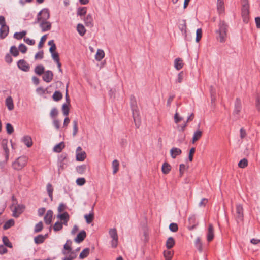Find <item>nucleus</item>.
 <instances>
[{
    "label": "nucleus",
    "mask_w": 260,
    "mask_h": 260,
    "mask_svg": "<svg viewBox=\"0 0 260 260\" xmlns=\"http://www.w3.org/2000/svg\"><path fill=\"white\" fill-rule=\"evenodd\" d=\"M188 221L189 223L188 226V229L189 230H192L196 228L198 224V222L196 221V218L194 215H192L188 218Z\"/></svg>",
    "instance_id": "nucleus-13"
},
{
    "label": "nucleus",
    "mask_w": 260,
    "mask_h": 260,
    "mask_svg": "<svg viewBox=\"0 0 260 260\" xmlns=\"http://www.w3.org/2000/svg\"><path fill=\"white\" fill-rule=\"evenodd\" d=\"M47 190L48 192V194L50 198L51 201L53 200V187L51 184L48 183L47 185Z\"/></svg>",
    "instance_id": "nucleus-33"
},
{
    "label": "nucleus",
    "mask_w": 260,
    "mask_h": 260,
    "mask_svg": "<svg viewBox=\"0 0 260 260\" xmlns=\"http://www.w3.org/2000/svg\"><path fill=\"white\" fill-rule=\"evenodd\" d=\"M58 114V110L56 108H53L50 112V115L52 118H54Z\"/></svg>",
    "instance_id": "nucleus-57"
},
{
    "label": "nucleus",
    "mask_w": 260,
    "mask_h": 260,
    "mask_svg": "<svg viewBox=\"0 0 260 260\" xmlns=\"http://www.w3.org/2000/svg\"><path fill=\"white\" fill-rule=\"evenodd\" d=\"M86 237V233L84 230L81 231L75 238V241L78 243L82 242Z\"/></svg>",
    "instance_id": "nucleus-17"
},
{
    "label": "nucleus",
    "mask_w": 260,
    "mask_h": 260,
    "mask_svg": "<svg viewBox=\"0 0 260 260\" xmlns=\"http://www.w3.org/2000/svg\"><path fill=\"white\" fill-rule=\"evenodd\" d=\"M10 52L14 57L17 56L19 53L18 49L15 46H13L10 48Z\"/></svg>",
    "instance_id": "nucleus-46"
},
{
    "label": "nucleus",
    "mask_w": 260,
    "mask_h": 260,
    "mask_svg": "<svg viewBox=\"0 0 260 260\" xmlns=\"http://www.w3.org/2000/svg\"><path fill=\"white\" fill-rule=\"evenodd\" d=\"M179 28L182 32L184 31V34H185V39L186 40H188L186 35V25L185 21H184V23L183 24H180Z\"/></svg>",
    "instance_id": "nucleus-58"
},
{
    "label": "nucleus",
    "mask_w": 260,
    "mask_h": 260,
    "mask_svg": "<svg viewBox=\"0 0 260 260\" xmlns=\"http://www.w3.org/2000/svg\"><path fill=\"white\" fill-rule=\"evenodd\" d=\"M6 105L10 111L14 109V104L12 98L9 96L6 99Z\"/></svg>",
    "instance_id": "nucleus-26"
},
{
    "label": "nucleus",
    "mask_w": 260,
    "mask_h": 260,
    "mask_svg": "<svg viewBox=\"0 0 260 260\" xmlns=\"http://www.w3.org/2000/svg\"><path fill=\"white\" fill-rule=\"evenodd\" d=\"M22 141L27 146V147H30L33 144L31 138L29 136H24L22 139Z\"/></svg>",
    "instance_id": "nucleus-25"
},
{
    "label": "nucleus",
    "mask_w": 260,
    "mask_h": 260,
    "mask_svg": "<svg viewBox=\"0 0 260 260\" xmlns=\"http://www.w3.org/2000/svg\"><path fill=\"white\" fill-rule=\"evenodd\" d=\"M44 57V52L43 50L40 51L38 52H37L35 56V59H42Z\"/></svg>",
    "instance_id": "nucleus-60"
},
{
    "label": "nucleus",
    "mask_w": 260,
    "mask_h": 260,
    "mask_svg": "<svg viewBox=\"0 0 260 260\" xmlns=\"http://www.w3.org/2000/svg\"><path fill=\"white\" fill-rule=\"evenodd\" d=\"M19 49L22 53H25L27 50L26 46L23 44H20L19 46Z\"/></svg>",
    "instance_id": "nucleus-64"
},
{
    "label": "nucleus",
    "mask_w": 260,
    "mask_h": 260,
    "mask_svg": "<svg viewBox=\"0 0 260 260\" xmlns=\"http://www.w3.org/2000/svg\"><path fill=\"white\" fill-rule=\"evenodd\" d=\"M202 36V30L201 28L197 29L196 31V41L198 42L201 39Z\"/></svg>",
    "instance_id": "nucleus-54"
},
{
    "label": "nucleus",
    "mask_w": 260,
    "mask_h": 260,
    "mask_svg": "<svg viewBox=\"0 0 260 260\" xmlns=\"http://www.w3.org/2000/svg\"><path fill=\"white\" fill-rule=\"evenodd\" d=\"M53 212L51 210H49L47 211L44 217V220L46 224L49 225L51 223L52 221Z\"/></svg>",
    "instance_id": "nucleus-12"
},
{
    "label": "nucleus",
    "mask_w": 260,
    "mask_h": 260,
    "mask_svg": "<svg viewBox=\"0 0 260 260\" xmlns=\"http://www.w3.org/2000/svg\"><path fill=\"white\" fill-rule=\"evenodd\" d=\"M248 165V161L246 158H243L238 163L239 167L241 168H244Z\"/></svg>",
    "instance_id": "nucleus-51"
},
{
    "label": "nucleus",
    "mask_w": 260,
    "mask_h": 260,
    "mask_svg": "<svg viewBox=\"0 0 260 260\" xmlns=\"http://www.w3.org/2000/svg\"><path fill=\"white\" fill-rule=\"evenodd\" d=\"M104 52L102 50L99 49L97 51V52L95 55V59L98 61H100L102 59L104 58Z\"/></svg>",
    "instance_id": "nucleus-43"
},
{
    "label": "nucleus",
    "mask_w": 260,
    "mask_h": 260,
    "mask_svg": "<svg viewBox=\"0 0 260 260\" xmlns=\"http://www.w3.org/2000/svg\"><path fill=\"white\" fill-rule=\"evenodd\" d=\"M76 160L77 161H82L86 157V154L84 151H82V149L80 146L77 147L76 152Z\"/></svg>",
    "instance_id": "nucleus-9"
},
{
    "label": "nucleus",
    "mask_w": 260,
    "mask_h": 260,
    "mask_svg": "<svg viewBox=\"0 0 260 260\" xmlns=\"http://www.w3.org/2000/svg\"><path fill=\"white\" fill-rule=\"evenodd\" d=\"M67 156L66 154H62L58 157L57 161L58 174H60L67 166L68 160Z\"/></svg>",
    "instance_id": "nucleus-5"
},
{
    "label": "nucleus",
    "mask_w": 260,
    "mask_h": 260,
    "mask_svg": "<svg viewBox=\"0 0 260 260\" xmlns=\"http://www.w3.org/2000/svg\"><path fill=\"white\" fill-rule=\"evenodd\" d=\"M65 147V145L64 142H62L59 143V144L56 145L53 148V151L54 152L59 153Z\"/></svg>",
    "instance_id": "nucleus-30"
},
{
    "label": "nucleus",
    "mask_w": 260,
    "mask_h": 260,
    "mask_svg": "<svg viewBox=\"0 0 260 260\" xmlns=\"http://www.w3.org/2000/svg\"><path fill=\"white\" fill-rule=\"evenodd\" d=\"M84 218L86 219V221L88 224H89L92 222L94 219V214L93 212L90 213L89 214H85Z\"/></svg>",
    "instance_id": "nucleus-38"
},
{
    "label": "nucleus",
    "mask_w": 260,
    "mask_h": 260,
    "mask_svg": "<svg viewBox=\"0 0 260 260\" xmlns=\"http://www.w3.org/2000/svg\"><path fill=\"white\" fill-rule=\"evenodd\" d=\"M43 229V224L42 221H40L36 224L34 229V233H37L41 232Z\"/></svg>",
    "instance_id": "nucleus-42"
},
{
    "label": "nucleus",
    "mask_w": 260,
    "mask_h": 260,
    "mask_svg": "<svg viewBox=\"0 0 260 260\" xmlns=\"http://www.w3.org/2000/svg\"><path fill=\"white\" fill-rule=\"evenodd\" d=\"M86 13V7H80L78 9L77 15L80 16L85 15Z\"/></svg>",
    "instance_id": "nucleus-53"
},
{
    "label": "nucleus",
    "mask_w": 260,
    "mask_h": 260,
    "mask_svg": "<svg viewBox=\"0 0 260 260\" xmlns=\"http://www.w3.org/2000/svg\"><path fill=\"white\" fill-rule=\"evenodd\" d=\"M92 22L93 19L91 15H87L85 19V22L86 25L88 26H92L93 25Z\"/></svg>",
    "instance_id": "nucleus-40"
},
{
    "label": "nucleus",
    "mask_w": 260,
    "mask_h": 260,
    "mask_svg": "<svg viewBox=\"0 0 260 260\" xmlns=\"http://www.w3.org/2000/svg\"><path fill=\"white\" fill-rule=\"evenodd\" d=\"M50 18L49 10L47 8L43 9L38 14L34 24H37L41 21H46Z\"/></svg>",
    "instance_id": "nucleus-3"
},
{
    "label": "nucleus",
    "mask_w": 260,
    "mask_h": 260,
    "mask_svg": "<svg viewBox=\"0 0 260 260\" xmlns=\"http://www.w3.org/2000/svg\"><path fill=\"white\" fill-rule=\"evenodd\" d=\"M63 223L60 221H57L54 225L53 230L55 231H59L62 229Z\"/></svg>",
    "instance_id": "nucleus-48"
},
{
    "label": "nucleus",
    "mask_w": 260,
    "mask_h": 260,
    "mask_svg": "<svg viewBox=\"0 0 260 260\" xmlns=\"http://www.w3.org/2000/svg\"><path fill=\"white\" fill-rule=\"evenodd\" d=\"M6 128L7 133L8 134L10 135L13 133L14 128H13V127L12 125V124H11L10 123H7Z\"/></svg>",
    "instance_id": "nucleus-56"
},
{
    "label": "nucleus",
    "mask_w": 260,
    "mask_h": 260,
    "mask_svg": "<svg viewBox=\"0 0 260 260\" xmlns=\"http://www.w3.org/2000/svg\"><path fill=\"white\" fill-rule=\"evenodd\" d=\"M236 218L242 220L243 215V209L241 205H238L236 206Z\"/></svg>",
    "instance_id": "nucleus-20"
},
{
    "label": "nucleus",
    "mask_w": 260,
    "mask_h": 260,
    "mask_svg": "<svg viewBox=\"0 0 260 260\" xmlns=\"http://www.w3.org/2000/svg\"><path fill=\"white\" fill-rule=\"evenodd\" d=\"M57 218L63 221L62 223H63V224L67 225V223L69 220L70 216L69 214L67 212H65L62 214H58L57 215Z\"/></svg>",
    "instance_id": "nucleus-19"
},
{
    "label": "nucleus",
    "mask_w": 260,
    "mask_h": 260,
    "mask_svg": "<svg viewBox=\"0 0 260 260\" xmlns=\"http://www.w3.org/2000/svg\"><path fill=\"white\" fill-rule=\"evenodd\" d=\"M130 105L135 125L136 127L138 128L141 124V120L137 101L135 97L133 95H131L130 96Z\"/></svg>",
    "instance_id": "nucleus-1"
},
{
    "label": "nucleus",
    "mask_w": 260,
    "mask_h": 260,
    "mask_svg": "<svg viewBox=\"0 0 260 260\" xmlns=\"http://www.w3.org/2000/svg\"><path fill=\"white\" fill-rule=\"evenodd\" d=\"M169 229L173 232H176L178 230V225L175 223H171L169 225Z\"/></svg>",
    "instance_id": "nucleus-55"
},
{
    "label": "nucleus",
    "mask_w": 260,
    "mask_h": 260,
    "mask_svg": "<svg viewBox=\"0 0 260 260\" xmlns=\"http://www.w3.org/2000/svg\"><path fill=\"white\" fill-rule=\"evenodd\" d=\"M171 167L168 162H164L162 166L161 171L164 174H168L171 171Z\"/></svg>",
    "instance_id": "nucleus-28"
},
{
    "label": "nucleus",
    "mask_w": 260,
    "mask_h": 260,
    "mask_svg": "<svg viewBox=\"0 0 260 260\" xmlns=\"http://www.w3.org/2000/svg\"><path fill=\"white\" fill-rule=\"evenodd\" d=\"M27 159L25 156H20L15 160L12 164V167L14 170H21L27 163Z\"/></svg>",
    "instance_id": "nucleus-4"
},
{
    "label": "nucleus",
    "mask_w": 260,
    "mask_h": 260,
    "mask_svg": "<svg viewBox=\"0 0 260 260\" xmlns=\"http://www.w3.org/2000/svg\"><path fill=\"white\" fill-rule=\"evenodd\" d=\"M217 9L219 14H221L224 11V4L223 0H217Z\"/></svg>",
    "instance_id": "nucleus-24"
},
{
    "label": "nucleus",
    "mask_w": 260,
    "mask_h": 260,
    "mask_svg": "<svg viewBox=\"0 0 260 260\" xmlns=\"http://www.w3.org/2000/svg\"><path fill=\"white\" fill-rule=\"evenodd\" d=\"M25 207L23 205H18L14 207L13 211V216L15 217H18L23 212Z\"/></svg>",
    "instance_id": "nucleus-10"
},
{
    "label": "nucleus",
    "mask_w": 260,
    "mask_h": 260,
    "mask_svg": "<svg viewBox=\"0 0 260 260\" xmlns=\"http://www.w3.org/2000/svg\"><path fill=\"white\" fill-rule=\"evenodd\" d=\"M181 153V150L176 147H173L170 150V154L172 158H175L177 156L180 155Z\"/></svg>",
    "instance_id": "nucleus-22"
},
{
    "label": "nucleus",
    "mask_w": 260,
    "mask_h": 260,
    "mask_svg": "<svg viewBox=\"0 0 260 260\" xmlns=\"http://www.w3.org/2000/svg\"><path fill=\"white\" fill-rule=\"evenodd\" d=\"M73 136H75L78 131V121L77 120H75L73 121Z\"/></svg>",
    "instance_id": "nucleus-47"
},
{
    "label": "nucleus",
    "mask_w": 260,
    "mask_h": 260,
    "mask_svg": "<svg viewBox=\"0 0 260 260\" xmlns=\"http://www.w3.org/2000/svg\"><path fill=\"white\" fill-rule=\"evenodd\" d=\"M219 29L216 30V32L219 34L218 39L220 42H224L226 38L228 25L224 21H220L219 24Z\"/></svg>",
    "instance_id": "nucleus-2"
},
{
    "label": "nucleus",
    "mask_w": 260,
    "mask_h": 260,
    "mask_svg": "<svg viewBox=\"0 0 260 260\" xmlns=\"http://www.w3.org/2000/svg\"><path fill=\"white\" fill-rule=\"evenodd\" d=\"M241 11L243 20L247 23L249 20V6L247 1L243 4Z\"/></svg>",
    "instance_id": "nucleus-6"
},
{
    "label": "nucleus",
    "mask_w": 260,
    "mask_h": 260,
    "mask_svg": "<svg viewBox=\"0 0 260 260\" xmlns=\"http://www.w3.org/2000/svg\"><path fill=\"white\" fill-rule=\"evenodd\" d=\"M87 167V166L85 164L78 166L76 167V171L79 174H82L85 173Z\"/></svg>",
    "instance_id": "nucleus-36"
},
{
    "label": "nucleus",
    "mask_w": 260,
    "mask_h": 260,
    "mask_svg": "<svg viewBox=\"0 0 260 260\" xmlns=\"http://www.w3.org/2000/svg\"><path fill=\"white\" fill-rule=\"evenodd\" d=\"M26 34V31L25 30H23L20 32H15L14 34V38L17 40H21V39L24 38Z\"/></svg>",
    "instance_id": "nucleus-37"
},
{
    "label": "nucleus",
    "mask_w": 260,
    "mask_h": 260,
    "mask_svg": "<svg viewBox=\"0 0 260 260\" xmlns=\"http://www.w3.org/2000/svg\"><path fill=\"white\" fill-rule=\"evenodd\" d=\"M195 148L192 147L190 149L189 156H188V159L190 161H192L193 160V156L195 152Z\"/></svg>",
    "instance_id": "nucleus-61"
},
{
    "label": "nucleus",
    "mask_w": 260,
    "mask_h": 260,
    "mask_svg": "<svg viewBox=\"0 0 260 260\" xmlns=\"http://www.w3.org/2000/svg\"><path fill=\"white\" fill-rule=\"evenodd\" d=\"M14 225V221L13 219H10L6 221L4 226L3 228L5 230H7L9 229L10 228L12 227Z\"/></svg>",
    "instance_id": "nucleus-45"
},
{
    "label": "nucleus",
    "mask_w": 260,
    "mask_h": 260,
    "mask_svg": "<svg viewBox=\"0 0 260 260\" xmlns=\"http://www.w3.org/2000/svg\"><path fill=\"white\" fill-rule=\"evenodd\" d=\"M44 75L42 78L44 81L49 83L50 82L53 77V74L51 71L47 70L44 73Z\"/></svg>",
    "instance_id": "nucleus-14"
},
{
    "label": "nucleus",
    "mask_w": 260,
    "mask_h": 260,
    "mask_svg": "<svg viewBox=\"0 0 260 260\" xmlns=\"http://www.w3.org/2000/svg\"><path fill=\"white\" fill-rule=\"evenodd\" d=\"M174 65L175 68L177 70H179L183 68V63H182V60L180 58H177L175 59Z\"/></svg>",
    "instance_id": "nucleus-29"
},
{
    "label": "nucleus",
    "mask_w": 260,
    "mask_h": 260,
    "mask_svg": "<svg viewBox=\"0 0 260 260\" xmlns=\"http://www.w3.org/2000/svg\"><path fill=\"white\" fill-rule=\"evenodd\" d=\"M110 237L112 238L111 246L113 248L117 247L118 244V235L116 229H111L109 231Z\"/></svg>",
    "instance_id": "nucleus-8"
},
{
    "label": "nucleus",
    "mask_w": 260,
    "mask_h": 260,
    "mask_svg": "<svg viewBox=\"0 0 260 260\" xmlns=\"http://www.w3.org/2000/svg\"><path fill=\"white\" fill-rule=\"evenodd\" d=\"M164 255L166 260H171L172 257L173 253L171 251L165 250L164 251Z\"/></svg>",
    "instance_id": "nucleus-50"
},
{
    "label": "nucleus",
    "mask_w": 260,
    "mask_h": 260,
    "mask_svg": "<svg viewBox=\"0 0 260 260\" xmlns=\"http://www.w3.org/2000/svg\"><path fill=\"white\" fill-rule=\"evenodd\" d=\"M40 27L42 29V31L43 32H45L46 31L50 30L51 28V23L46 21H41L40 22Z\"/></svg>",
    "instance_id": "nucleus-15"
},
{
    "label": "nucleus",
    "mask_w": 260,
    "mask_h": 260,
    "mask_svg": "<svg viewBox=\"0 0 260 260\" xmlns=\"http://www.w3.org/2000/svg\"><path fill=\"white\" fill-rule=\"evenodd\" d=\"M62 97V94L59 91H55L52 95V99L54 101H59Z\"/></svg>",
    "instance_id": "nucleus-32"
},
{
    "label": "nucleus",
    "mask_w": 260,
    "mask_h": 260,
    "mask_svg": "<svg viewBox=\"0 0 260 260\" xmlns=\"http://www.w3.org/2000/svg\"><path fill=\"white\" fill-rule=\"evenodd\" d=\"M90 249L88 248H85L83 250V251L80 253L79 255V258L84 259L88 256L89 254Z\"/></svg>",
    "instance_id": "nucleus-35"
},
{
    "label": "nucleus",
    "mask_w": 260,
    "mask_h": 260,
    "mask_svg": "<svg viewBox=\"0 0 260 260\" xmlns=\"http://www.w3.org/2000/svg\"><path fill=\"white\" fill-rule=\"evenodd\" d=\"M69 104L64 103L62 106V113L66 116H67L69 114L70 109L69 108Z\"/></svg>",
    "instance_id": "nucleus-44"
},
{
    "label": "nucleus",
    "mask_w": 260,
    "mask_h": 260,
    "mask_svg": "<svg viewBox=\"0 0 260 260\" xmlns=\"http://www.w3.org/2000/svg\"><path fill=\"white\" fill-rule=\"evenodd\" d=\"M184 73L183 72H181L178 74V78L176 80V83H181L183 80Z\"/></svg>",
    "instance_id": "nucleus-63"
},
{
    "label": "nucleus",
    "mask_w": 260,
    "mask_h": 260,
    "mask_svg": "<svg viewBox=\"0 0 260 260\" xmlns=\"http://www.w3.org/2000/svg\"><path fill=\"white\" fill-rule=\"evenodd\" d=\"M242 109V102L240 98H237L234 103V108L233 110V115L237 118L240 117V114Z\"/></svg>",
    "instance_id": "nucleus-7"
},
{
    "label": "nucleus",
    "mask_w": 260,
    "mask_h": 260,
    "mask_svg": "<svg viewBox=\"0 0 260 260\" xmlns=\"http://www.w3.org/2000/svg\"><path fill=\"white\" fill-rule=\"evenodd\" d=\"M202 136V132L200 130H197L194 132L192 138V143H194L200 139Z\"/></svg>",
    "instance_id": "nucleus-31"
},
{
    "label": "nucleus",
    "mask_w": 260,
    "mask_h": 260,
    "mask_svg": "<svg viewBox=\"0 0 260 260\" xmlns=\"http://www.w3.org/2000/svg\"><path fill=\"white\" fill-rule=\"evenodd\" d=\"M77 30L78 33L82 36H84L86 32V29L84 26L81 24H78L77 27Z\"/></svg>",
    "instance_id": "nucleus-41"
},
{
    "label": "nucleus",
    "mask_w": 260,
    "mask_h": 260,
    "mask_svg": "<svg viewBox=\"0 0 260 260\" xmlns=\"http://www.w3.org/2000/svg\"><path fill=\"white\" fill-rule=\"evenodd\" d=\"M72 241L70 240H68L66 241V243L63 246V249L65 250H68V252L71 251L72 248H71V245H72Z\"/></svg>",
    "instance_id": "nucleus-49"
},
{
    "label": "nucleus",
    "mask_w": 260,
    "mask_h": 260,
    "mask_svg": "<svg viewBox=\"0 0 260 260\" xmlns=\"http://www.w3.org/2000/svg\"><path fill=\"white\" fill-rule=\"evenodd\" d=\"M47 39V35L43 36L40 40V41L38 44V48H41L43 46L44 43Z\"/></svg>",
    "instance_id": "nucleus-59"
},
{
    "label": "nucleus",
    "mask_w": 260,
    "mask_h": 260,
    "mask_svg": "<svg viewBox=\"0 0 260 260\" xmlns=\"http://www.w3.org/2000/svg\"><path fill=\"white\" fill-rule=\"evenodd\" d=\"M175 241L173 237H170L168 238L166 241V246L167 249H170L175 245Z\"/></svg>",
    "instance_id": "nucleus-27"
},
{
    "label": "nucleus",
    "mask_w": 260,
    "mask_h": 260,
    "mask_svg": "<svg viewBox=\"0 0 260 260\" xmlns=\"http://www.w3.org/2000/svg\"><path fill=\"white\" fill-rule=\"evenodd\" d=\"M8 141L7 140H3L2 142V147L5 152V159L7 161L9 158V151L7 147Z\"/></svg>",
    "instance_id": "nucleus-21"
},
{
    "label": "nucleus",
    "mask_w": 260,
    "mask_h": 260,
    "mask_svg": "<svg viewBox=\"0 0 260 260\" xmlns=\"http://www.w3.org/2000/svg\"><path fill=\"white\" fill-rule=\"evenodd\" d=\"M86 182V180L85 178H78L76 180V183L78 185L82 186Z\"/></svg>",
    "instance_id": "nucleus-62"
},
{
    "label": "nucleus",
    "mask_w": 260,
    "mask_h": 260,
    "mask_svg": "<svg viewBox=\"0 0 260 260\" xmlns=\"http://www.w3.org/2000/svg\"><path fill=\"white\" fill-rule=\"evenodd\" d=\"M35 72L38 75H41L44 73V67L43 65H38L35 67Z\"/></svg>",
    "instance_id": "nucleus-34"
},
{
    "label": "nucleus",
    "mask_w": 260,
    "mask_h": 260,
    "mask_svg": "<svg viewBox=\"0 0 260 260\" xmlns=\"http://www.w3.org/2000/svg\"><path fill=\"white\" fill-rule=\"evenodd\" d=\"M48 237V234L45 235H39L35 237L34 241L36 244H40L44 242L45 239Z\"/></svg>",
    "instance_id": "nucleus-23"
},
{
    "label": "nucleus",
    "mask_w": 260,
    "mask_h": 260,
    "mask_svg": "<svg viewBox=\"0 0 260 260\" xmlns=\"http://www.w3.org/2000/svg\"><path fill=\"white\" fill-rule=\"evenodd\" d=\"M119 163L118 161L115 159L112 162L113 173L116 174L119 170Z\"/></svg>",
    "instance_id": "nucleus-39"
},
{
    "label": "nucleus",
    "mask_w": 260,
    "mask_h": 260,
    "mask_svg": "<svg viewBox=\"0 0 260 260\" xmlns=\"http://www.w3.org/2000/svg\"><path fill=\"white\" fill-rule=\"evenodd\" d=\"M18 67L21 70L27 72L30 68L29 65L23 59L19 60L17 62Z\"/></svg>",
    "instance_id": "nucleus-11"
},
{
    "label": "nucleus",
    "mask_w": 260,
    "mask_h": 260,
    "mask_svg": "<svg viewBox=\"0 0 260 260\" xmlns=\"http://www.w3.org/2000/svg\"><path fill=\"white\" fill-rule=\"evenodd\" d=\"M3 243L4 244L8 247H10V248H11L12 247V243L10 242L8 238L6 236H4L3 237Z\"/></svg>",
    "instance_id": "nucleus-52"
},
{
    "label": "nucleus",
    "mask_w": 260,
    "mask_h": 260,
    "mask_svg": "<svg viewBox=\"0 0 260 260\" xmlns=\"http://www.w3.org/2000/svg\"><path fill=\"white\" fill-rule=\"evenodd\" d=\"M207 237L208 242L212 241L214 237V229L212 224H209Z\"/></svg>",
    "instance_id": "nucleus-18"
},
{
    "label": "nucleus",
    "mask_w": 260,
    "mask_h": 260,
    "mask_svg": "<svg viewBox=\"0 0 260 260\" xmlns=\"http://www.w3.org/2000/svg\"><path fill=\"white\" fill-rule=\"evenodd\" d=\"M9 32V27L8 25H5L1 27L0 28V38L1 39H5L8 35Z\"/></svg>",
    "instance_id": "nucleus-16"
}]
</instances>
